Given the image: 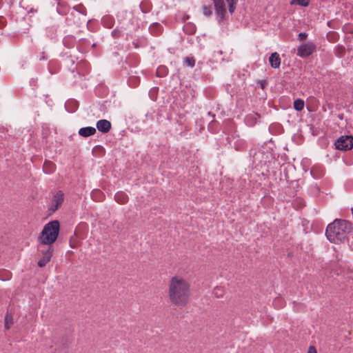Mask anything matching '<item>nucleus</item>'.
Returning <instances> with one entry per match:
<instances>
[{"instance_id": "obj_1", "label": "nucleus", "mask_w": 353, "mask_h": 353, "mask_svg": "<svg viewBox=\"0 0 353 353\" xmlns=\"http://www.w3.org/2000/svg\"><path fill=\"white\" fill-rule=\"evenodd\" d=\"M190 285L184 279L175 276L169 283V298L172 303L183 307L190 300Z\"/></svg>"}, {"instance_id": "obj_2", "label": "nucleus", "mask_w": 353, "mask_h": 353, "mask_svg": "<svg viewBox=\"0 0 353 353\" xmlns=\"http://www.w3.org/2000/svg\"><path fill=\"white\" fill-rule=\"evenodd\" d=\"M352 229V224L349 221L336 219L327 226L325 235L330 242L339 244L347 239Z\"/></svg>"}, {"instance_id": "obj_3", "label": "nucleus", "mask_w": 353, "mask_h": 353, "mask_svg": "<svg viewBox=\"0 0 353 353\" xmlns=\"http://www.w3.org/2000/svg\"><path fill=\"white\" fill-rule=\"evenodd\" d=\"M59 232L60 223L58 220H53L46 224L39 236L41 246H52L59 236Z\"/></svg>"}, {"instance_id": "obj_4", "label": "nucleus", "mask_w": 353, "mask_h": 353, "mask_svg": "<svg viewBox=\"0 0 353 353\" xmlns=\"http://www.w3.org/2000/svg\"><path fill=\"white\" fill-rule=\"evenodd\" d=\"M38 250L42 254L41 259L38 261L37 265L40 268H43L46 265V264L50 262L54 252L53 246H41V244H39L38 247Z\"/></svg>"}, {"instance_id": "obj_5", "label": "nucleus", "mask_w": 353, "mask_h": 353, "mask_svg": "<svg viewBox=\"0 0 353 353\" xmlns=\"http://www.w3.org/2000/svg\"><path fill=\"white\" fill-rule=\"evenodd\" d=\"M336 149L342 151L350 150L353 148V136L344 135L340 137L334 143Z\"/></svg>"}, {"instance_id": "obj_6", "label": "nucleus", "mask_w": 353, "mask_h": 353, "mask_svg": "<svg viewBox=\"0 0 353 353\" xmlns=\"http://www.w3.org/2000/svg\"><path fill=\"white\" fill-rule=\"evenodd\" d=\"M216 19L219 24L226 19L227 9L224 0H212Z\"/></svg>"}, {"instance_id": "obj_7", "label": "nucleus", "mask_w": 353, "mask_h": 353, "mask_svg": "<svg viewBox=\"0 0 353 353\" xmlns=\"http://www.w3.org/2000/svg\"><path fill=\"white\" fill-rule=\"evenodd\" d=\"M316 49V46L312 42H307L300 45L297 48V56L301 58H306L312 55Z\"/></svg>"}, {"instance_id": "obj_8", "label": "nucleus", "mask_w": 353, "mask_h": 353, "mask_svg": "<svg viewBox=\"0 0 353 353\" xmlns=\"http://www.w3.org/2000/svg\"><path fill=\"white\" fill-rule=\"evenodd\" d=\"M63 201L64 194L62 191L59 190L54 195L52 199V204L48 210L52 212H55L62 205Z\"/></svg>"}, {"instance_id": "obj_9", "label": "nucleus", "mask_w": 353, "mask_h": 353, "mask_svg": "<svg viewBox=\"0 0 353 353\" xmlns=\"http://www.w3.org/2000/svg\"><path fill=\"white\" fill-rule=\"evenodd\" d=\"M96 127L99 132L105 134L110 130L112 124L106 119H101L97 122Z\"/></svg>"}, {"instance_id": "obj_10", "label": "nucleus", "mask_w": 353, "mask_h": 353, "mask_svg": "<svg viewBox=\"0 0 353 353\" xmlns=\"http://www.w3.org/2000/svg\"><path fill=\"white\" fill-rule=\"evenodd\" d=\"M261 118V115L256 112H253L251 114L246 115L245 117V123L248 126H254Z\"/></svg>"}, {"instance_id": "obj_11", "label": "nucleus", "mask_w": 353, "mask_h": 353, "mask_svg": "<svg viewBox=\"0 0 353 353\" xmlns=\"http://www.w3.org/2000/svg\"><path fill=\"white\" fill-rule=\"evenodd\" d=\"M269 62L272 68H279L281 65L279 54L276 52L272 53L269 57Z\"/></svg>"}, {"instance_id": "obj_12", "label": "nucleus", "mask_w": 353, "mask_h": 353, "mask_svg": "<svg viewBox=\"0 0 353 353\" xmlns=\"http://www.w3.org/2000/svg\"><path fill=\"white\" fill-rule=\"evenodd\" d=\"M65 110L70 113L74 112L79 108V102L73 99H68L65 103Z\"/></svg>"}, {"instance_id": "obj_13", "label": "nucleus", "mask_w": 353, "mask_h": 353, "mask_svg": "<svg viewBox=\"0 0 353 353\" xmlns=\"http://www.w3.org/2000/svg\"><path fill=\"white\" fill-rule=\"evenodd\" d=\"M149 31L154 36H159L162 34L163 28L160 23L155 22L150 26Z\"/></svg>"}, {"instance_id": "obj_14", "label": "nucleus", "mask_w": 353, "mask_h": 353, "mask_svg": "<svg viewBox=\"0 0 353 353\" xmlns=\"http://www.w3.org/2000/svg\"><path fill=\"white\" fill-rule=\"evenodd\" d=\"M96 132V128L90 126L81 128L79 130V134L83 137H88L94 135Z\"/></svg>"}, {"instance_id": "obj_15", "label": "nucleus", "mask_w": 353, "mask_h": 353, "mask_svg": "<svg viewBox=\"0 0 353 353\" xmlns=\"http://www.w3.org/2000/svg\"><path fill=\"white\" fill-rule=\"evenodd\" d=\"M63 44L68 48H72L77 44V41L74 36L67 35L63 39Z\"/></svg>"}, {"instance_id": "obj_16", "label": "nucleus", "mask_w": 353, "mask_h": 353, "mask_svg": "<svg viewBox=\"0 0 353 353\" xmlns=\"http://www.w3.org/2000/svg\"><path fill=\"white\" fill-rule=\"evenodd\" d=\"M115 201L121 205L125 204L128 201V196L124 192L120 191L114 195Z\"/></svg>"}, {"instance_id": "obj_17", "label": "nucleus", "mask_w": 353, "mask_h": 353, "mask_svg": "<svg viewBox=\"0 0 353 353\" xmlns=\"http://www.w3.org/2000/svg\"><path fill=\"white\" fill-rule=\"evenodd\" d=\"M132 45L135 48H145L148 45V41L145 37H139L132 42Z\"/></svg>"}, {"instance_id": "obj_18", "label": "nucleus", "mask_w": 353, "mask_h": 353, "mask_svg": "<svg viewBox=\"0 0 353 353\" xmlns=\"http://www.w3.org/2000/svg\"><path fill=\"white\" fill-rule=\"evenodd\" d=\"M59 26L57 24H51L46 28V36L50 39H53L56 37L57 32Z\"/></svg>"}, {"instance_id": "obj_19", "label": "nucleus", "mask_w": 353, "mask_h": 353, "mask_svg": "<svg viewBox=\"0 0 353 353\" xmlns=\"http://www.w3.org/2000/svg\"><path fill=\"white\" fill-rule=\"evenodd\" d=\"M55 165L52 161L46 160L43 165V170L46 174H51L55 170Z\"/></svg>"}, {"instance_id": "obj_20", "label": "nucleus", "mask_w": 353, "mask_h": 353, "mask_svg": "<svg viewBox=\"0 0 353 353\" xmlns=\"http://www.w3.org/2000/svg\"><path fill=\"white\" fill-rule=\"evenodd\" d=\"M196 28L194 24L189 23L183 26V31L187 34H194L196 32Z\"/></svg>"}, {"instance_id": "obj_21", "label": "nucleus", "mask_w": 353, "mask_h": 353, "mask_svg": "<svg viewBox=\"0 0 353 353\" xmlns=\"http://www.w3.org/2000/svg\"><path fill=\"white\" fill-rule=\"evenodd\" d=\"M90 41L88 39H81L78 41L77 48L79 50H85L87 47L90 46Z\"/></svg>"}, {"instance_id": "obj_22", "label": "nucleus", "mask_w": 353, "mask_h": 353, "mask_svg": "<svg viewBox=\"0 0 353 353\" xmlns=\"http://www.w3.org/2000/svg\"><path fill=\"white\" fill-rule=\"evenodd\" d=\"M310 173L313 176V177L316 179L322 177L324 174V172L321 168L315 166L312 168Z\"/></svg>"}, {"instance_id": "obj_23", "label": "nucleus", "mask_w": 353, "mask_h": 353, "mask_svg": "<svg viewBox=\"0 0 353 353\" xmlns=\"http://www.w3.org/2000/svg\"><path fill=\"white\" fill-rule=\"evenodd\" d=\"M168 74V69L165 65H160L157 69L156 74L158 77H164Z\"/></svg>"}, {"instance_id": "obj_24", "label": "nucleus", "mask_w": 353, "mask_h": 353, "mask_svg": "<svg viewBox=\"0 0 353 353\" xmlns=\"http://www.w3.org/2000/svg\"><path fill=\"white\" fill-rule=\"evenodd\" d=\"M103 25L108 28H112L114 26V19L112 17L106 16L102 19Z\"/></svg>"}, {"instance_id": "obj_25", "label": "nucleus", "mask_w": 353, "mask_h": 353, "mask_svg": "<svg viewBox=\"0 0 353 353\" xmlns=\"http://www.w3.org/2000/svg\"><path fill=\"white\" fill-rule=\"evenodd\" d=\"M305 102L303 99H296L294 101L293 107L296 111H301L303 110Z\"/></svg>"}, {"instance_id": "obj_26", "label": "nucleus", "mask_w": 353, "mask_h": 353, "mask_svg": "<svg viewBox=\"0 0 353 353\" xmlns=\"http://www.w3.org/2000/svg\"><path fill=\"white\" fill-rule=\"evenodd\" d=\"M334 54L338 57H343L345 54V48L342 45H338L334 49Z\"/></svg>"}, {"instance_id": "obj_27", "label": "nucleus", "mask_w": 353, "mask_h": 353, "mask_svg": "<svg viewBox=\"0 0 353 353\" xmlns=\"http://www.w3.org/2000/svg\"><path fill=\"white\" fill-rule=\"evenodd\" d=\"M13 324V318L8 312L6 313L4 319V327L6 330H9L10 325Z\"/></svg>"}, {"instance_id": "obj_28", "label": "nucleus", "mask_w": 353, "mask_h": 353, "mask_svg": "<svg viewBox=\"0 0 353 353\" xmlns=\"http://www.w3.org/2000/svg\"><path fill=\"white\" fill-rule=\"evenodd\" d=\"M225 1L228 3L229 12L231 14H232L236 10L238 0H225Z\"/></svg>"}, {"instance_id": "obj_29", "label": "nucleus", "mask_w": 353, "mask_h": 353, "mask_svg": "<svg viewBox=\"0 0 353 353\" xmlns=\"http://www.w3.org/2000/svg\"><path fill=\"white\" fill-rule=\"evenodd\" d=\"M128 84H129L130 86L133 87V88H136L140 83V79L138 77L132 76V77H130L128 79Z\"/></svg>"}, {"instance_id": "obj_30", "label": "nucleus", "mask_w": 353, "mask_h": 353, "mask_svg": "<svg viewBox=\"0 0 353 353\" xmlns=\"http://www.w3.org/2000/svg\"><path fill=\"white\" fill-rule=\"evenodd\" d=\"M310 0H291V5H299L303 7H307L310 4Z\"/></svg>"}, {"instance_id": "obj_31", "label": "nucleus", "mask_w": 353, "mask_h": 353, "mask_svg": "<svg viewBox=\"0 0 353 353\" xmlns=\"http://www.w3.org/2000/svg\"><path fill=\"white\" fill-rule=\"evenodd\" d=\"M140 8L142 12L147 13L151 10V6L148 1H142L140 4Z\"/></svg>"}, {"instance_id": "obj_32", "label": "nucleus", "mask_w": 353, "mask_h": 353, "mask_svg": "<svg viewBox=\"0 0 353 353\" xmlns=\"http://www.w3.org/2000/svg\"><path fill=\"white\" fill-rule=\"evenodd\" d=\"M121 29H125L126 30V28L123 27V26H121L120 28H115L112 32V36L115 38V39H118V38H120L121 36H122V30Z\"/></svg>"}, {"instance_id": "obj_33", "label": "nucleus", "mask_w": 353, "mask_h": 353, "mask_svg": "<svg viewBox=\"0 0 353 353\" xmlns=\"http://www.w3.org/2000/svg\"><path fill=\"white\" fill-rule=\"evenodd\" d=\"M73 9L84 16L87 14V10L83 4L77 5Z\"/></svg>"}, {"instance_id": "obj_34", "label": "nucleus", "mask_w": 353, "mask_h": 353, "mask_svg": "<svg viewBox=\"0 0 353 353\" xmlns=\"http://www.w3.org/2000/svg\"><path fill=\"white\" fill-rule=\"evenodd\" d=\"M184 62L188 66L193 68L195 65V59L193 57H186L184 59Z\"/></svg>"}, {"instance_id": "obj_35", "label": "nucleus", "mask_w": 353, "mask_h": 353, "mask_svg": "<svg viewBox=\"0 0 353 353\" xmlns=\"http://www.w3.org/2000/svg\"><path fill=\"white\" fill-rule=\"evenodd\" d=\"M203 13L206 17H210L212 14V6L203 5L202 6Z\"/></svg>"}, {"instance_id": "obj_36", "label": "nucleus", "mask_w": 353, "mask_h": 353, "mask_svg": "<svg viewBox=\"0 0 353 353\" xmlns=\"http://www.w3.org/2000/svg\"><path fill=\"white\" fill-rule=\"evenodd\" d=\"M214 294L216 297H222L223 295V290L221 287H216L214 290Z\"/></svg>"}, {"instance_id": "obj_37", "label": "nucleus", "mask_w": 353, "mask_h": 353, "mask_svg": "<svg viewBox=\"0 0 353 353\" xmlns=\"http://www.w3.org/2000/svg\"><path fill=\"white\" fill-rule=\"evenodd\" d=\"M307 38V34L306 32H300L298 34V39L300 41H303Z\"/></svg>"}, {"instance_id": "obj_38", "label": "nucleus", "mask_w": 353, "mask_h": 353, "mask_svg": "<svg viewBox=\"0 0 353 353\" xmlns=\"http://www.w3.org/2000/svg\"><path fill=\"white\" fill-rule=\"evenodd\" d=\"M258 84L260 85L261 89L264 90L268 85V82L265 80H260L259 81Z\"/></svg>"}, {"instance_id": "obj_39", "label": "nucleus", "mask_w": 353, "mask_h": 353, "mask_svg": "<svg viewBox=\"0 0 353 353\" xmlns=\"http://www.w3.org/2000/svg\"><path fill=\"white\" fill-rule=\"evenodd\" d=\"M6 24V20L3 17H0V29H2Z\"/></svg>"}, {"instance_id": "obj_40", "label": "nucleus", "mask_w": 353, "mask_h": 353, "mask_svg": "<svg viewBox=\"0 0 353 353\" xmlns=\"http://www.w3.org/2000/svg\"><path fill=\"white\" fill-rule=\"evenodd\" d=\"M307 353H317L316 348L314 346H310L307 350Z\"/></svg>"}, {"instance_id": "obj_41", "label": "nucleus", "mask_w": 353, "mask_h": 353, "mask_svg": "<svg viewBox=\"0 0 353 353\" xmlns=\"http://www.w3.org/2000/svg\"><path fill=\"white\" fill-rule=\"evenodd\" d=\"M94 194H99V195H101L102 192L100 190H95L94 192H92V196H94Z\"/></svg>"}, {"instance_id": "obj_42", "label": "nucleus", "mask_w": 353, "mask_h": 353, "mask_svg": "<svg viewBox=\"0 0 353 353\" xmlns=\"http://www.w3.org/2000/svg\"><path fill=\"white\" fill-rule=\"evenodd\" d=\"M47 59V57L43 54L41 57H40V60H46Z\"/></svg>"}, {"instance_id": "obj_43", "label": "nucleus", "mask_w": 353, "mask_h": 353, "mask_svg": "<svg viewBox=\"0 0 353 353\" xmlns=\"http://www.w3.org/2000/svg\"><path fill=\"white\" fill-rule=\"evenodd\" d=\"M208 115H209V116H211V117H214V114H212L211 112H208Z\"/></svg>"}, {"instance_id": "obj_44", "label": "nucleus", "mask_w": 353, "mask_h": 353, "mask_svg": "<svg viewBox=\"0 0 353 353\" xmlns=\"http://www.w3.org/2000/svg\"><path fill=\"white\" fill-rule=\"evenodd\" d=\"M0 279H1V280H3V281L6 280V279H5V278H3V277L2 276V274H0Z\"/></svg>"}, {"instance_id": "obj_45", "label": "nucleus", "mask_w": 353, "mask_h": 353, "mask_svg": "<svg viewBox=\"0 0 353 353\" xmlns=\"http://www.w3.org/2000/svg\"><path fill=\"white\" fill-rule=\"evenodd\" d=\"M96 46V44L95 43H93L92 44V47L94 48Z\"/></svg>"}, {"instance_id": "obj_46", "label": "nucleus", "mask_w": 353, "mask_h": 353, "mask_svg": "<svg viewBox=\"0 0 353 353\" xmlns=\"http://www.w3.org/2000/svg\"><path fill=\"white\" fill-rule=\"evenodd\" d=\"M339 117L340 119H342L343 118V114L341 116L339 115Z\"/></svg>"}]
</instances>
